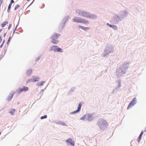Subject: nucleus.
Segmentation results:
<instances>
[{
    "label": "nucleus",
    "mask_w": 146,
    "mask_h": 146,
    "mask_svg": "<svg viewBox=\"0 0 146 146\" xmlns=\"http://www.w3.org/2000/svg\"><path fill=\"white\" fill-rule=\"evenodd\" d=\"M29 0H27V1H29Z\"/></svg>",
    "instance_id": "nucleus-33"
},
{
    "label": "nucleus",
    "mask_w": 146,
    "mask_h": 146,
    "mask_svg": "<svg viewBox=\"0 0 146 146\" xmlns=\"http://www.w3.org/2000/svg\"><path fill=\"white\" fill-rule=\"evenodd\" d=\"M10 38H11V37H10L9 38V39H8V42H9L10 41Z\"/></svg>",
    "instance_id": "nucleus-28"
},
{
    "label": "nucleus",
    "mask_w": 146,
    "mask_h": 146,
    "mask_svg": "<svg viewBox=\"0 0 146 146\" xmlns=\"http://www.w3.org/2000/svg\"><path fill=\"white\" fill-rule=\"evenodd\" d=\"M47 117V116L46 115H44L43 116H42L40 117L41 119H43L46 118Z\"/></svg>",
    "instance_id": "nucleus-22"
},
{
    "label": "nucleus",
    "mask_w": 146,
    "mask_h": 146,
    "mask_svg": "<svg viewBox=\"0 0 146 146\" xmlns=\"http://www.w3.org/2000/svg\"><path fill=\"white\" fill-rule=\"evenodd\" d=\"M98 125L100 128H102L107 126V123L106 121L103 119H101L98 121Z\"/></svg>",
    "instance_id": "nucleus-3"
},
{
    "label": "nucleus",
    "mask_w": 146,
    "mask_h": 146,
    "mask_svg": "<svg viewBox=\"0 0 146 146\" xmlns=\"http://www.w3.org/2000/svg\"><path fill=\"white\" fill-rule=\"evenodd\" d=\"M62 125H65V126L66 125V124L64 123V122L63 123H62Z\"/></svg>",
    "instance_id": "nucleus-27"
},
{
    "label": "nucleus",
    "mask_w": 146,
    "mask_h": 146,
    "mask_svg": "<svg viewBox=\"0 0 146 146\" xmlns=\"http://www.w3.org/2000/svg\"><path fill=\"white\" fill-rule=\"evenodd\" d=\"M107 25L108 26H109L110 27H111L113 28H115V27H116V26H113L112 25H110V24H108V23L107 24Z\"/></svg>",
    "instance_id": "nucleus-20"
},
{
    "label": "nucleus",
    "mask_w": 146,
    "mask_h": 146,
    "mask_svg": "<svg viewBox=\"0 0 146 146\" xmlns=\"http://www.w3.org/2000/svg\"><path fill=\"white\" fill-rule=\"evenodd\" d=\"M39 78H34L33 80V82H35L38 81L39 79Z\"/></svg>",
    "instance_id": "nucleus-18"
},
{
    "label": "nucleus",
    "mask_w": 146,
    "mask_h": 146,
    "mask_svg": "<svg viewBox=\"0 0 146 146\" xmlns=\"http://www.w3.org/2000/svg\"><path fill=\"white\" fill-rule=\"evenodd\" d=\"M73 21L75 22L82 23L84 24H88L89 23V22L88 20L80 17H74L73 19Z\"/></svg>",
    "instance_id": "nucleus-2"
},
{
    "label": "nucleus",
    "mask_w": 146,
    "mask_h": 146,
    "mask_svg": "<svg viewBox=\"0 0 146 146\" xmlns=\"http://www.w3.org/2000/svg\"><path fill=\"white\" fill-rule=\"evenodd\" d=\"M8 22L7 21H5L3 22L1 24V27H4L6 25L8 24Z\"/></svg>",
    "instance_id": "nucleus-15"
},
{
    "label": "nucleus",
    "mask_w": 146,
    "mask_h": 146,
    "mask_svg": "<svg viewBox=\"0 0 146 146\" xmlns=\"http://www.w3.org/2000/svg\"><path fill=\"white\" fill-rule=\"evenodd\" d=\"M2 30L1 29H0V33L1 32Z\"/></svg>",
    "instance_id": "nucleus-31"
},
{
    "label": "nucleus",
    "mask_w": 146,
    "mask_h": 146,
    "mask_svg": "<svg viewBox=\"0 0 146 146\" xmlns=\"http://www.w3.org/2000/svg\"><path fill=\"white\" fill-rule=\"evenodd\" d=\"M29 89L26 86H23L22 88H19L17 90V92L18 93H20L21 92H26Z\"/></svg>",
    "instance_id": "nucleus-5"
},
{
    "label": "nucleus",
    "mask_w": 146,
    "mask_h": 146,
    "mask_svg": "<svg viewBox=\"0 0 146 146\" xmlns=\"http://www.w3.org/2000/svg\"><path fill=\"white\" fill-rule=\"evenodd\" d=\"M82 105L81 103V102L79 103L78 104L77 110L75 111H73L72 112V113H76L78 112L80 110V109H81V108Z\"/></svg>",
    "instance_id": "nucleus-8"
},
{
    "label": "nucleus",
    "mask_w": 146,
    "mask_h": 146,
    "mask_svg": "<svg viewBox=\"0 0 146 146\" xmlns=\"http://www.w3.org/2000/svg\"><path fill=\"white\" fill-rule=\"evenodd\" d=\"M4 41H5V40H4L3 41V42L2 43V44H1V45L0 46V48H1L2 47V46H3V43L4 42Z\"/></svg>",
    "instance_id": "nucleus-24"
},
{
    "label": "nucleus",
    "mask_w": 146,
    "mask_h": 146,
    "mask_svg": "<svg viewBox=\"0 0 146 146\" xmlns=\"http://www.w3.org/2000/svg\"><path fill=\"white\" fill-rule=\"evenodd\" d=\"M56 51L60 52H62V49L58 47H57Z\"/></svg>",
    "instance_id": "nucleus-16"
},
{
    "label": "nucleus",
    "mask_w": 146,
    "mask_h": 146,
    "mask_svg": "<svg viewBox=\"0 0 146 146\" xmlns=\"http://www.w3.org/2000/svg\"><path fill=\"white\" fill-rule=\"evenodd\" d=\"M6 35V34H4L3 35V36L4 37H5V36Z\"/></svg>",
    "instance_id": "nucleus-30"
},
{
    "label": "nucleus",
    "mask_w": 146,
    "mask_h": 146,
    "mask_svg": "<svg viewBox=\"0 0 146 146\" xmlns=\"http://www.w3.org/2000/svg\"><path fill=\"white\" fill-rule=\"evenodd\" d=\"M14 3V1L13 0H11V3H10V4H11H11L12 3Z\"/></svg>",
    "instance_id": "nucleus-25"
},
{
    "label": "nucleus",
    "mask_w": 146,
    "mask_h": 146,
    "mask_svg": "<svg viewBox=\"0 0 146 146\" xmlns=\"http://www.w3.org/2000/svg\"><path fill=\"white\" fill-rule=\"evenodd\" d=\"M32 72V70L31 69L28 70L26 72V74L27 75L29 76L31 73Z\"/></svg>",
    "instance_id": "nucleus-13"
},
{
    "label": "nucleus",
    "mask_w": 146,
    "mask_h": 146,
    "mask_svg": "<svg viewBox=\"0 0 146 146\" xmlns=\"http://www.w3.org/2000/svg\"><path fill=\"white\" fill-rule=\"evenodd\" d=\"M143 131H141L140 134V135L138 137V142H139L140 141V140H141V138L142 136L143 135Z\"/></svg>",
    "instance_id": "nucleus-12"
},
{
    "label": "nucleus",
    "mask_w": 146,
    "mask_h": 146,
    "mask_svg": "<svg viewBox=\"0 0 146 146\" xmlns=\"http://www.w3.org/2000/svg\"><path fill=\"white\" fill-rule=\"evenodd\" d=\"M59 36V35L56 33H54L51 37L52 39L51 42L54 44H57L58 41L56 39L58 38Z\"/></svg>",
    "instance_id": "nucleus-4"
},
{
    "label": "nucleus",
    "mask_w": 146,
    "mask_h": 146,
    "mask_svg": "<svg viewBox=\"0 0 146 146\" xmlns=\"http://www.w3.org/2000/svg\"><path fill=\"white\" fill-rule=\"evenodd\" d=\"M3 0H0V7L1 4L3 3Z\"/></svg>",
    "instance_id": "nucleus-23"
},
{
    "label": "nucleus",
    "mask_w": 146,
    "mask_h": 146,
    "mask_svg": "<svg viewBox=\"0 0 146 146\" xmlns=\"http://www.w3.org/2000/svg\"><path fill=\"white\" fill-rule=\"evenodd\" d=\"M11 4H9L8 6V9L7 10L8 12L9 13L10 12V10L11 8Z\"/></svg>",
    "instance_id": "nucleus-19"
},
{
    "label": "nucleus",
    "mask_w": 146,
    "mask_h": 146,
    "mask_svg": "<svg viewBox=\"0 0 146 146\" xmlns=\"http://www.w3.org/2000/svg\"><path fill=\"white\" fill-rule=\"evenodd\" d=\"M57 46H51L50 48V51H54L55 52H56V49L57 48Z\"/></svg>",
    "instance_id": "nucleus-9"
},
{
    "label": "nucleus",
    "mask_w": 146,
    "mask_h": 146,
    "mask_svg": "<svg viewBox=\"0 0 146 146\" xmlns=\"http://www.w3.org/2000/svg\"><path fill=\"white\" fill-rule=\"evenodd\" d=\"M79 27L81 29L84 31H86L87 29H90L89 27H85L81 26H79Z\"/></svg>",
    "instance_id": "nucleus-14"
},
{
    "label": "nucleus",
    "mask_w": 146,
    "mask_h": 146,
    "mask_svg": "<svg viewBox=\"0 0 146 146\" xmlns=\"http://www.w3.org/2000/svg\"><path fill=\"white\" fill-rule=\"evenodd\" d=\"M136 98H134L132 100V101H131L129 104V105L128 107H127V109H129L131 107V106H133L135 105V104L136 103Z\"/></svg>",
    "instance_id": "nucleus-6"
},
{
    "label": "nucleus",
    "mask_w": 146,
    "mask_h": 146,
    "mask_svg": "<svg viewBox=\"0 0 146 146\" xmlns=\"http://www.w3.org/2000/svg\"><path fill=\"white\" fill-rule=\"evenodd\" d=\"M11 24H10L9 25L8 28V29H10L11 28Z\"/></svg>",
    "instance_id": "nucleus-26"
},
{
    "label": "nucleus",
    "mask_w": 146,
    "mask_h": 146,
    "mask_svg": "<svg viewBox=\"0 0 146 146\" xmlns=\"http://www.w3.org/2000/svg\"><path fill=\"white\" fill-rule=\"evenodd\" d=\"M15 111V110L14 109H12L11 110V111L10 112V113L11 114L13 115Z\"/></svg>",
    "instance_id": "nucleus-17"
},
{
    "label": "nucleus",
    "mask_w": 146,
    "mask_h": 146,
    "mask_svg": "<svg viewBox=\"0 0 146 146\" xmlns=\"http://www.w3.org/2000/svg\"><path fill=\"white\" fill-rule=\"evenodd\" d=\"M1 40H2V39H1V37L0 36V42L1 41Z\"/></svg>",
    "instance_id": "nucleus-29"
},
{
    "label": "nucleus",
    "mask_w": 146,
    "mask_h": 146,
    "mask_svg": "<svg viewBox=\"0 0 146 146\" xmlns=\"http://www.w3.org/2000/svg\"><path fill=\"white\" fill-rule=\"evenodd\" d=\"M77 13L80 16L86 17L89 18L90 19H94L96 17L95 15L91 14L88 12L80 10H78Z\"/></svg>",
    "instance_id": "nucleus-1"
},
{
    "label": "nucleus",
    "mask_w": 146,
    "mask_h": 146,
    "mask_svg": "<svg viewBox=\"0 0 146 146\" xmlns=\"http://www.w3.org/2000/svg\"><path fill=\"white\" fill-rule=\"evenodd\" d=\"M19 7H20L19 5H17L16 6L15 8V10H16L17 9H18Z\"/></svg>",
    "instance_id": "nucleus-21"
},
{
    "label": "nucleus",
    "mask_w": 146,
    "mask_h": 146,
    "mask_svg": "<svg viewBox=\"0 0 146 146\" xmlns=\"http://www.w3.org/2000/svg\"><path fill=\"white\" fill-rule=\"evenodd\" d=\"M14 94V93H10L7 98V100L8 101L10 100L12 98Z\"/></svg>",
    "instance_id": "nucleus-10"
},
{
    "label": "nucleus",
    "mask_w": 146,
    "mask_h": 146,
    "mask_svg": "<svg viewBox=\"0 0 146 146\" xmlns=\"http://www.w3.org/2000/svg\"><path fill=\"white\" fill-rule=\"evenodd\" d=\"M1 134V133H0V135Z\"/></svg>",
    "instance_id": "nucleus-34"
},
{
    "label": "nucleus",
    "mask_w": 146,
    "mask_h": 146,
    "mask_svg": "<svg viewBox=\"0 0 146 146\" xmlns=\"http://www.w3.org/2000/svg\"><path fill=\"white\" fill-rule=\"evenodd\" d=\"M45 82L44 81H42L40 82H38L37 83L36 85L38 86H41L43 85L44 84Z\"/></svg>",
    "instance_id": "nucleus-11"
},
{
    "label": "nucleus",
    "mask_w": 146,
    "mask_h": 146,
    "mask_svg": "<svg viewBox=\"0 0 146 146\" xmlns=\"http://www.w3.org/2000/svg\"><path fill=\"white\" fill-rule=\"evenodd\" d=\"M66 143H69L72 146H74V141H72V139L71 138L66 140Z\"/></svg>",
    "instance_id": "nucleus-7"
},
{
    "label": "nucleus",
    "mask_w": 146,
    "mask_h": 146,
    "mask_svg": "<svg viewBox=\"0 0 146 146\" xmlns=\"http://www.w3.org/2000/svg\"><path fill=\"white\" fill-rule=\"evenodd\" d=\"M145 131H146V128H145Z\"/></svg>",
    "instance_id": "nucleus-32"
}]
</instances>
